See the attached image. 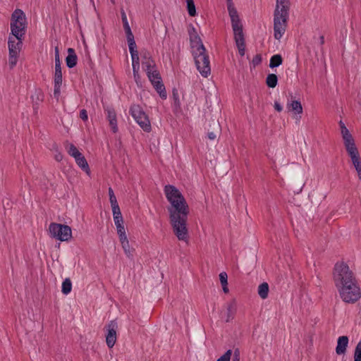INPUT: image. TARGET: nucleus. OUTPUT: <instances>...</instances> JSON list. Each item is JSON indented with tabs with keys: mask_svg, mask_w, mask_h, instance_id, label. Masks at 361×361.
<instances>
[{
	"mask_svg": "<svg viewBox=\"0 0 361 361\" xmlns=\"http://www.w3.org/2000/svg\"><path fill=\"white\" fill-rule=\"evenodd\" d=\"M173 232L179 240L188 242L189 233L187 227L189 207L185 198L173 201L167 207Z\"/></svg>",
	"mask_w": 361,
	"mask_h": 361,
	"instance_id": "obj_1",
	"label": "nucleus"
},
{
	"mask_svg": "<svg viewBox=\"0 0 361 361\" xmlns=\"http://www.w3.org/2000/svg\"><path fill=\"white\" fill-rule=\"evenodd\" d=\"M190 47L195 65L200 74L207 78L211 73L210 62L206 49L195 28L190 25L188 27Z\"/></svg>",
	"mask_w": 361,
	"mask_h": 361,
	"instance_id": "obj_2",
	"label": "nucleus"
},
{
	"mask_svg": "<svg viewBox=\"0 0 361 361\" xmlns=\"http://www.w3.org/2000/svg\"><path fill=\"white\" fill-rule=\"evenodd\" d=\"M290 6V0H276L274 12V37L276 39H280L285 33L289 16Z\"/></svg>",
	"mask_w": 361,
	"mask_h": 361,
	"instance_id": "obj_3",
	"label": "nucleus"
},
{
	"mask_svg": "<svg viewBox=\"0 0 361 361\" xmlns=\"http://www.w3.org/2000/svg\"><path fill=\"white\" fill-rule=\"evenodd\" d=\"M339 126L345 149L357 172L358 178L361 180V159L358 149L355 145V140L342 121H340Z\"/></svg>",
	"mask_w": 361,
	"mask_h": 361,
	"instance_id": "obj_4",
	"label": "nucleus"
},
{
	"mask_svg": "<svg viewBox=\"0 0 361 361\" xmlns=\"http://www.w3.org/2000/svg\"><path fill=\"white\" fill-rule=\"evenodd\" d=\"M333 279L336 288L344 285L351 283L357 279L355 273L349 266L343 262H338L335 264L333 270Z\"/></svg>",
	"mask_w": 361,
	"mask_h": 361,
	"instance_id": "obj_5",
	"label": "nucleus"
},
{
	"mask_svg": "<svg viewBox=\"0 0 361 361\" xmlns=\"http://www.w3.org/2000/svg\"><path fill=\"white\" fill-rule=\"evenodd\" d=\"M26 18L23 11L16 9L13 11L11 20V36L18 39H23L26 32Z\"/></svg>",
	"mask_w": 361,
	"mask_h": 361,
	"instance_id": "obj_6",
	"label": "nucleus"
},
{
	"mask_svg": "<svg viewBox=\"0 0 361 361\" xmlns=\"http://www.w3.org/2000/svg\"><path fill=\"white\" fill-rule=\"evenodd\" d=\"M337 290L343 301L348 304H354L361 298V289L357 279Z\"/></svg>",
	"mask_w": 361,
	"mask_h": 361,
	"instance_id": "obj_7",
	"label": "nucleus"
},
{
	"mask_svg": "<svg viewBox=\"0 0 361 361\" xmlns=\"http://www.w3.org/2000/svg\"><path fill=\"white\" fill-rule=\"evenodd\" d=\"M130 114L145 132H149L152 129L148 116L138 104H133L130 108Z\"/></svg>",
	"mask_w": 361,
	"mask_h": 361,
	"instance_id": "obj_8",
	"label": "nucleus"
},
{
	"mask_svg": "<svg viewBox=\"0 0 361 361\" xmlns=\"http://www.w3.org/2000/svg\"><path fill=\"white\" fill-rule=\"evenodd\" d=\"M231 25L234 34L235 44L240 56H244L245 52V37L243 30V25L240 18L231 20Z\"/></svg>",
	"mask_w": 361,
	"mask_h": 361,
	"instance_id": "obj_9",
	"label": "nucleus"
},
{
	"mask_svg": "<svg viewBox=\"0 0 361 361\" xmlns=\"http://www.w3.org/2000/svg\"><path fill=\"white\" fill-rule=\"evenodd\" d=\"M51 235L61 241H68L72 237V231L69 226L51 223L49 225Z\"/></svg>",
	"mask_w": 361,
	"mask_h": 361,
	"instance_id": "obj_10",
	"label": "nucleus"
},
{
	"mask_svg": "<svg viewBox=\"0 0 361 361\" xmlns=\"http://www.w3.org/2000/svg\"><path fill=\"white\" fill-rule=\"evenodd\" d=\"M146 73L152 85L159 94L160 97L162 99H166L167 97L166 91L158 70L157 68H154V70L147 71Z\"/></svg>",
	"mask_w": 361,
	"mask_h": 361,
	"instance_id": "obj_11",
	"label": "nucleus"
},
{
	"mask_svg": "<svg viewBox=\"0 0 361 361\" xmlns=\"http://www.w3.org/2000/svg\"><path fill=\"white\" fill-rule=\"evenodd\" d=\"M117 322L115 320L111 321L106 326L107 334L106 335V343L109 348H111L116 341Z\"/></svg>",
	"mask_w": 361,
	"mask_h": 361,
	"instance_id": "obj_12",
	"label": "nucleus"
},
{
	"mask_svg": "<svg viewBox=\"0 0 361 361\" xmlns=\"http://www.w3.org/2000/svg\"><path fill=\"white\" fill-rule=\"evenodd\" d=\"M164 191L166 195V197L169 203L173 201H176V200H182L184 196L179 191V190L172 185H166L164 186Z\"/></svg>",
	"mask_w": 361,
	"mask_h": 361,
	"instance_id": "obj_13",
	"label": "nucleus"
},
{
	"mask_svg": "<svg viewBox=\"0 0 361 361\" xmlns=\"http://www.w3.org/2000/svg\"><path fill=\"white\" fill-rule=\"evenodd\" d=\"M23 39H18L15 37H8V46L9 54H19L23 45Z\"/></svg>",
	"mask_w": 361,
	"mask_h": 361,
	"instance_id": "obj_14",
	"label": "nucleus"
},
{
	"mask_svg": "<svg viewBox=\"0 0 361 361\" xmlns=\"http://www.w3.org/2000/svg\"><path fill=\"white\" fill-rule=\"evenodd\" d=\"M104 111L106 113V118L109 123V126H111L112 131L116 133L118 131L116 111L111 107L105 108Z\"/></svg>",
	"mask_w": 361,
	"mask_h": 361,
	"instance_id": "obj_15",
	"label": "nucleus"
},
{
	"mask_svg": "<svg viewBox=\"0 0 361 361\" xmlns=\"http://www.w3.org/2000/svg\"><path fill=\"white\" fill-rule=\"evenodd\" d=\"M55 55V73L54 80L62 79L61 63L59 57V49L58 47L54 49Z\"/></svg>",
	"mask_w": 361,
	"mask_h": 361,
	"instance_id": "obj_16",
	"label": "nucleus"
},
{
	"mask_svg": "<svg viewBox=\"0 0 361 361\" xmlns=\"http://www.w3.org/2000/svg\"><path fill=\"white\" fill-rule=\"evenodd\" d=\"M348 344V338L346 336H340L338 338L337 346L336 352L338 355L344 354L346 352V348Z\"/></svg>",
	"mask_w": 361,
	"mask_h": 361,
	"instance_id": "obj_17",
	"label": "nucleus"
},
{
	"mask_svg": "<svg viewBox=\"0 0 361 361\" xmlns=\"http://www.w3.org/2000/svg\"><path fill=\"white\" fill-rule=\"evenodd\" d=\"M78 57L73 48L68 49V56L66 58V66L72 68L77 64Z\"/></svg>",
	"mask_w": 361,
	"mask_h": 361,
	"instance_id": "obj_18",
	"label": "nucleus"
},
{
	"mask_svg": "<svg viewBox=\"0 0 361 361\" xmlns=\"http://www.w3.org/2000/svg\"><path fill=\"white\" fill-rule=\"evenodd\" d=\"M143 56L145 60L142 63V68L146 73L147 71L154 70V68H157L154 61L150 56H149V54L148 53H145Z\"/></svg>",
	"mask_w": 361,
	"mask_h": 361,
	"instance_id": "obj_19",
	"label": "nucleus"
},
{
	"mask_svg": "<svg viewBox=\"0 0 361 361\" xmlns=\"http://www.w3.org/2000/svg\"><path fill=\"white\" fill-rule=\"evenodd\" d=\"M287 109L289 111H293L295 114L302 113V106L300 101L293 100L287 103Z\"/></svg>",
	"mask_w": 361,
	"mask_h": 361,
	"instance_id": "obj_20",
	"label": "nucleus"
},
{
	"mask_svg": "<svg viewBox=\"0 0 361 361\" xmlns=\"http://www.w3.org/2000/svg\"><path fill=\"white\" fill-rule=\"evenodd\" d=\"M77 164L84 171L87 175H90V170L85 157L80 153L79 157H74Z\"/></svg>",
	"mask_w": 361,
	"mask_h": 361,
	"instance_id": "obj_21",
	"label": "nucleus"
},
{
	"mask_svg": "<svg viewBox=\"0 0 361 361\" xmlns=\"http://www.w3.org/2000/svg\"><path fill=\"white\" fill-rule=\"evenodd\" d=\"M237 311V303L235 300H232L227 305V319L226 322H228L233 319Z\"/></svg>",
	"mask_w": 361,
	"mask_h": 361,
	"instance_id": "obj_22",
	"label": "nucleus"
},
{
	"mask_svg": "<svg viewBox=\"0 0 361 361\" xmlns=\"http://www.w3.org/2000/svg\"><path fill=\"white\" fill-rule=\"evenodd\" d=\"M120 242L121 243L122 247L124 250V252L127 255L128 257L130 258L133 257V250L130 249L129 241L128 240V238H123L122 239H119Z\"/></svg>",
	"mask_w": 361,
	"mask_h": 361,
	"instance_id": "obj_23",
	"label": "nucleus"
},
{
	"mask_svg": "<svg viewBox=\"0 0 361 361\" xmlns=\"http://www.w3.org/2000/svg\"><path fill=\"white\" fill-rule=\"evenodd\" d=\"M226 2H227V8H228V14L231 18V20L233 19L238 18L239 16L238 14V11L235 9V8L234 7L232 0H226Z\"/></svg>",
	"mask_w": 361,
	"mask_h": 361,
	"instance_id": "obj_24",
	"label": "nucleus"
},
{
	"mask_svg": "<svg viewBox=\"0 0 361 361\" xmlns=\"http://www.w3.org/2000/svg\"><path fill=\"white\" fill-rule=\"evenodd\" d=\"M126 37L130 55L137 54L138 51H137V45L135 42L133 35Z\"/></svg>",
	"mask_w": 361,
	"mask_h": 361,
	"instance_id": "obj_25",
	"label": "nucleus"
},
{
	"mask_svg": "<svg viewBox=\"0 0 361 361\" xmlns=\"http://www.w3.org/2000/svg\"><path fill=\"white\" fill-rule=\"evenodd\" d=\"M121 14L122 22H123V28H124V30L126 32V36H129V35H133L132 31H131V29L130 27V25L128 24L126 14V13H125L123 9H121Z\"/></svg>",
	"mask_w": 361,
	"mask_h": 361,
	"instance_id": "obj_26",
	"label": "nucleus"
},
{
	"mask_svg": "<svg viewBox=\"0 0 361 361\" xmlns=\"http://www.w3.org/2000/svg\"><path fill=\"white\" fill-rule=\"evenodd\" d=\"M269 285L267 282L261 283L258 287V294L262 299H266L268 297Z\"/></svg>",
	"mask_w": 361,
	"mask_h": 361,
	"instance_id": "obj_27",
	"label": "nucleus"
},
{
	"mask_svg": "<svg viewBox=\"0 0 361 361\" xmlns=\"http://www.w3.org/2000/svg\"><path fill=\"white\" fill-rule=\"evenodd\" d=\"M113 216L116 226L123 224V219L120 211V208H115L112 209Z\"/></svg>",
	"mask_w": 361,
	"mask_h": 361,
	"instance_id": "obj_28",
	"label": "nucleus"
},
{
	"mask_svg": "<svg viewBox=\"0 0 361 361\" xmlns=\"http://www.w3.org/2000/svg\"><path fill=\"white\" fill-rule=\"evenodd\" d=\"M283 59L280 54H275L272 56L269 61V67L274 68L282 64Z\"/></svg>",
	"mask_w": 361,
	"mask_h": 361,
	"instance_id": "obj_29",
	"label": "nucleus"
},
{
	"mask_svg": "<svg viewBox=\"0 0 361 361\" xmlns=\"http://www.w3.org/2000/svg\"><path fill=\"white\" fill-rule=\"evenodd\" d=\"M278 77L276 74L270 73L266 78V84L269 87L274 88L277 85Z\"/></svg>",
	"mask_w": 361,
	"mask_h": 361,
	"instance_id": "obj_30",
	"label": "nucleus"
},
{
	"mask_svg": "<svg viewBox=\"0 0 361 361\" xmlns=\"http://www.w3.org/2000/svg\"><path fill=\"white\" fill-rule=\"evenodd\" d=\"M72 289V283L70 279H66L62 283L61 291L63 294L67 295L71 293Z\"/></svg>",
	"mask_w": 361,
	"mask_h": 361,
	"instance_id": "obj_31",
	"label": "nucleus"
},
{
	"mask_svg": "<svg viewBox=\"0 0 361 361\" xmlns=\"http://www.w3.org/2000/svg\"><path fill=\"white\" fill-rule=\"evenodd\" d=\"M109 200L111 204L112 209H115V208H119L118 204L116 200V197L114 195V190L111 188H109Z\"/></svg>",
	"mask_w": 361,
	"mask_h": 361,
	"instance_id": "obj_32",
	"label": "nucleus"
},
{
	"mask_svg": "<svg viewBox=\"0 0 361 361\" xmlns=\"http://www.w3.org/2000/svg\"><path fill=\"white\" fill-rule=\"evenodd\" d=\"M62 85V79L54 80V96L57 99L61 94V87Z\"/></svg>",
	"mask_w": 361,
	"mask_h": 361,
	"instance_id": "obj_33",
	"label": "nucleus"
},
{
	"mask_svg": "<svg viewBox=\"0 0 361 361\" xmlns=\"http://www.w3.org/2000/svg\"><path fill=\"white\" fill-rule=\"evenodd\" d=\"M188 14L190 16H196V9L193 0H186Z\"/></svg>",
	"mask_w": 361,
	"mask_h": 361,
	"instance_id": "obj_34",
	"label": "nucleus"
},
{
	"mask_svg": "<svg viewBox=\"0 0 361 361\" xmlns=\"http://www.w3.org/2000/svg\"><path fill=\"white\" fill-rule=\"evenodd\" d=\"M313 41L314 44H317L320 47V49L323 51V45L324 44V36L322 34H319L318 38L316 35L313 36Z\"/></svg>",
	"mask_w": 361,
	"mask_h": 361,
	"instance_id": "obj_35",
	"label": "nucleus"
},
{
	"mask_svg": "<svg viewBox=\"0 0 361 361\" xmlns=\"http://www.w3.org/2000/svg\"><path fill=\"white\" fill-rule=\"evenodd\" d=\"M68 153L73 157H79L80 152L73 144H70L68 148Z\"/></svg>",
	"mask_w": 361,
	"mask_h": 361,
	"instance_id": "obj_36",
	"label": "nucleus"
},
{
	"mask_svg": "<svg viewBox=\"0 0 361 361\" xmlns=\"http://www.w3.org/2000/svg\"><path fill=\"white\" fill-rule=\"evenodd\" d=\"M354 361H361V341L357 344L354 353Z\"/></svg>",
	"mask_w": 361,
	"mask_h": 361,
	"instance_id": "obj_37",
	"label": "nucleus"
},
{
	"mask_svg": "<svg viewBox=\"0 0 361 361\" xmlns=\"http://www.w3.org/2000/svg\"><path fill=\"white\" fill-rule=\"evenodd\" d=\"M133 70L140 69V60L137 54L131 55Z\"/></svg>",
	"mask_w": 361,
	"mask_h": 361,
	"instance_id": "obj_38",
	"label": "nucleus"
},
{
	"mask_svg": "<svg viewBox=\"0 0 361 361\" xmlns=\"http://www.w3.org/2000/svg\"><path fill=\"white\" fill-rule=\"evenodd\" d=\"M214 125L216 127L215 131L209 132L207 134L208 138L211 140H214L216 138L217 134L219 133V124L216 122H214Z\"/></svg>",
	"mask_w": 361,
	"mask_h": 361,
	"instance_id": "obj_39",
	"label": "nucleus"
},
{
	"mask_svg": "<svg viewBox=\"0 0 361 361\" xmlns=\"http://www.w3.org/2000/svg\"><path fill=\"white\" fill-rule=\"evenodd\" d=\"M18 54H12V53L9 54L8 63H9L11 68H13L16 65Z\"/></svg>",
	"mask_w": 361,
	"mask_h": 361,
	"instance_id": "obj_40",
	"label": "nucleus"
},
{
	"mask_svg": "<svg viewBox=\"0 0 361 361\" xmlns=\"http://www.w3.org/2000/svg\"><path fill=\"white\" fill-rule=\"evenodd\" d=\"M117 233L118 235L119 239H122L123 238L127 237L126 234V229L123 224L119 225L116 226Z\"/></svg>",
	"mask_w": 361,
	"mask_h": 361,
	"instance_id": "obj_41",
	"label": "nucleus"
},
{
	"mask_svg": "<svg viewBox=\"0 0 361 361\" xmlns=\"http://www.w3.org/2000/svg\"><path fill=\"white\" fill-rule=\"evenodd\" d=\"M232 355V350H228L222 356H221L216 361H230Z\"/></svg>",
	"mask_w": 361,
	"mask_h": 361,
	"instance_id": "obj_42",
	"label": "nucleus"
},
{
	"mask_svg": "<svg viewBox=\"0 0 361 361\" xmlns=\"http://www.w3.org/2000/svg\"><path fill=\"white\" fill-rule=\"evenodd\" d=\"M219 279H220L221 285L222 284H224V285L228 284V282H227L228 276L226 272L224 271V272L220 273Z\"/></svg>",
	"mask_w": 361,
	"mask_h": 361,
	"instance_id": "obj_43",
	"label": "nucleus"
},
{
	"mask_svg": "<svg viewBox=\"0 0 361 361\" xmlns=\"http://www.w3.org/2000/svg\"><path fill=\"white\" fill-rule=\"evenodd\" d=\"M80 118L85 121L87 120L88 118V116H87V112L85 109H82L80 112Z\"/></svg>",
	"mask_w": 361,
	"mask_h": 361,
	"instance_id": "obj_44",
	"label": "nucleus"
},
{
	"mask_svg": "<svg viewBox=\"0 0 361 361\" xmlns=\"http://www.w3.org/2000/svg\"><path fill=\"white\" fill-rule=\"evenodd\" d=\"M261 61H262V58H261V56L259 54H257L254 56L253 59H252V63L255 66V65H258L261 63Z\"/></svg>",
	"mask_w": 361,
	"mask_h": 361,
	"instance_id": "obj_45",
	"label": "nucleus"
},
{
	"mask_svg": "<svg viewBox=\"0 0 361 361\" xmlns=\"http://www.w3.org/2000/svg\"><path fill=\"white\" fill-rule=\"evenodd\" d=\"M274 107L275 110L277 111L278 112H281L283 110L282 106L280 104L279 102L276 101L274 102Z\"/></svg>",
	"mask_w": 361,
	"mask_h": 361,
	"instance_id": "obj_46",
	"label": "nucleus"
},
{
	"mask_svg": "<svg viewBox=\"0 0 361 361\" xmlns=\"http://www.w3.org/2000/svg\"><path fill=\"white\" fill-rule=\"evenodd\" d=\"M232 361H240V354H239V352L238 350H235L234 352V355H233Z\"/></svg>",
	"mask_w": 361,
	"mask_h": 361,
	"instance_id": "obj_47",
	"label": "nucleus"
},
{
	"mask_svg": "<svg viewBox=\"0 0 361 361\" xmlns=\"http://www.w3.org/2000/svg\"><path fill=\"white\" fill-rule=\"evenodd\" d=\"M133 75H134V78L136 82H137V80L140 78V75H139V69H136V70H133Z\"/></svg>",
	"mask_w": 361,
	"mask_h": 361,
	"instance_id": "obj_48",
	"label": "nucleus"
},
{
	"mask_svg": "<svg viewBox=\"0 0 361 361\" xmlns=\"http://www.w3.org/2000/svg\"><path fill=\"white\" fill-rule=\"evenodd\" d=\"M63 159V155L61 154V153H58L55 155V159L57 161H61Z\"/></svg>",
	"mask_w": 361,
	"mask_h": 361,
	"instance_id": "obj_49",
	"label": "nucleus"
},
{
	"mask_svg": "<svg viewBox=\"0 0 361 361\" xmlns=\"http://www.w3.org/2000/svg\"><path fill=\"white\" fill-rule=\"evenodd\" d=\"M228 284H222V288H223V290L225 293H228V286H227Z\"/></svg>",
	"mask_w": 361,
	"mask_h": 361,
	"instance_id": "obj_50",
	"label": "nucleus"
},
{
	"mask_svg": "<svg viewBox=\"0 0 361 361\" xmlns=\"http://www.w3.org/2000/svg\"><path fill=\"white\" fill-rule=\"evenodd\" d=\"M111 1L113 4H115V0H111Z\"/></svg>",
	"mask_w": 361,
	"mask_h": 361,
	"instance_id": "obj_51",
	"label": "nucleus"
}]
</instances>
